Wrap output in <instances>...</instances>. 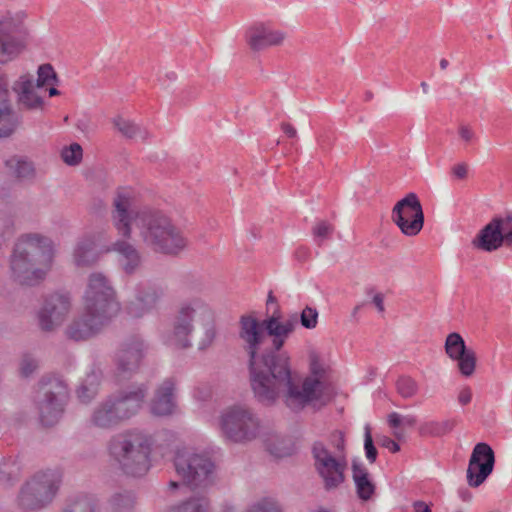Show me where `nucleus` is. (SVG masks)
<instances>
[{"label": "nucleus", "mask_w": 512, "mask_h": 512, "mask_svg": "<svg viewBox=\"0 0 512 512\" xmlns=\"http://www.w3.org/2000/svg\"><path fill=\"white\" fill-rule=\"evenodd\" d=\"M238 339L248 355L249 381L254 397L263 405H273L282 396L287 407L299 408L318 391L319 382L314 378L300 383L291 373L290 357L287 353L261 349L266 342L263 321L254 313L240 316Z\"/></svg>", "instance_id": "f257e3e1"}, {"label": "nucleus", "mask_w": 512, "mask_h": 512, "mask_svg": "<svg viewBox=\"0 0 512 512\" xmlns=\"http://www.w3.org/2000/svg\"><path fill=\"white\" fill-rule=\"evenodd\" d=\"M133 196L128 189H118L113 198L111 219L118 234L131 238L132 222L139 230L143 244L152 251L169 256L183 252L188 240L179 227L163 211L152 208L132 209Z\"/></svg>", "instance_id": "f03ea898"}, {"label": "nucleus", "mask_w": 512, "mask_h": 512, "mask_svg": "<svg viewBox=\"0 0 512 512\" xmlns=\"http://www.w3.org/2000/svg\"><path fill=\"white\" fill-rule=\"evenodd\" d=\"M53 241L40 234L21 236L10 256L12 278L23 285H35L43 280L52 266Z\"/></svg>", "instance_id": "7ed1b4c3"}, {"label": "nucleus", "mask_w": 512, "mask_h": 512, "mask_svg": "<svg viewBox=\"0 0 512 512\" xmlns=\"http://www.w3.org/2000/svg\"><path fill=\"white\" fill-rule=\"evenodd\" d=\"M148 392L146 384L121 389L102 400L90 416L92 426L113 429L134 417L142 408Z\"/></svg>", "instance_id": "20e7f679"}, {"label": "nucleus", "mask_w": 512, "mask_h": 512, "mask_svg": "<svg viewBox=\"0 0 512 512\" xmlns=\"http://www.w3.org/2000/svg\"><path fill=\"white\" fill-rule=\"evenodd\" d=\"M153 445L152 435L132 429L113 437L109 451L126 474L142 476L149 470Z\"/></svg>", "instance_id": "39448f33"}, {"label": "nucleus", "mask_w": 512, "mask_h": 512, "mask_svg": "<svg viewBox=\"0 0 512 512\" xmlns=\"http://www.w3.org/2000/svg\"><path fill=\"white\" fill-rule=\"evenodd\" d=\"M62 483L59 469L37 471L22 486L18 504L25 510L37 512L48 507L55 499Z\"/></svg>", "instance_id": "423d86ee"}, {"label": "nucleus", "mask_w": 512, "mask_h": 512, "mask_svg": "<svg viewBox=\"0 0 512 512\" xmlns=\"http://www.w3.org/2000/svg\"><path fill=\"white\" fill-rule=\"evenodd\" d=\"M68 396V387L63 380L54 376L41 378L35 392L34 403L44 426H53L60 420Z\"/></svg>", "instance_id": "0eeeda50"}, {"label": "nucleus", "mask_w": 512, "mask_h": 512, "mask_svg": "<svg viewBox=\"0 0 512 512\" xmlns=\"http://www.w3.org/2000/svg\"><path fill=\"white\" fill-rule=\"evenodd\" d=\"M177 475L191 489H206L216 480L214 462L204 454L189 450L178 451L174 458Z\"/></svg>", "instance_id": "6e6552de"}, {"label": "nucleus", "mask_w": 512, "mask_h": 512, "mask_svg": "<svg viewBox=\"0 0 512 512\" xmlns=\"http://www.w3.org/2000/svg\"><path fill=\"white\" fill-rule=\"evenodd\" d=\"M220 428L227 439L243 443L259 436L261 421L252 409L238 405L227 409L221 415Z\"/></svg>", "instance_id": "1a4fd4ad"}, {"label": "nucleus", "mask_w": 512, "mask_h": 512, "mask_svg": "<svg viewBox=\"0 0 512 512\" xmlns=\"http://www.w3.org/2000/svg\"><path fill=\"white\" fill-rule=\"evenodd\" d=\"M28 30L19 14L6 13L0 17V64H6L26 47Z\"/></svg>", "instance_id": "9d476101"}, {"label": "nucleus", "mask_w": 512, "mask_h": 512, "mask_svg": "<svg viewBox=\"0 0 512 512\" xmlns=\"http://www.w3.org/2000/svg\"><path fill=\"white\" fill-rule=\"evenodd\" d=\"M84 306L89 312L97 311L111 318L118 313L120 306L115 291L103 273L90 274L84 295Z\"/></svg>", "instance_id": "9b49d317"}, {"label": "nucleus", "mask_w": 512, "mask_h": 512, "mask_svg": "<svg viewBox=\"0 0 512 512\" xmlns=\"http://www.w3.org/2000/svg\"><path fill=\"white\" fill-rule=\"evenodd\" d=\"M147 348L145 341L138 335L120 344L113 358L114 377L118 382L131 378L138 371Z\"/></svg>", "instance_id": "f8f14e48"}, {"label": "nucleus", "mask_w": 512, "mask_h": 512, "mask_svg": "<svg viewBox=\"0 0 512 512\" xmlns=\"http://www.w3.org/2000/svg\"><path fill=\"white\" fill-rule=\"evenodd\" d=\"M392 222L405 236H416L424 225V212L415 193H408L399 200L391 211Z\"/></svg>", "instance_id": "ddd939ff"}, {"label": "nucleus", "mask_w": 512, "mask_h": 512, "mask_svg": "<svg viewBox=\"0 0 512 512\" xmlns=\"http://www.w3.org/2000/svg\"><path fill=\"white\" fill-rule=\"evenodd\" d=\"M314 465L324 481L326 489H333L344 481V470L346 463L343 455L331 453L321 441L312 445Z\"/></svg>", "instance_id": "4468645a"}, {"label": "nucleus", "mask_w": 512, "mask_h": 512, "mask_svg": "<svg viewBox=\"0 0 512 512\" xmlns=\"http://www.w3.org/2000/svg\"><path fill=\"white\" fill-rule=\"evenodd\" d=\"M287 33L280 29H274L267 22H254L244 32V40L252 52H261L270 47L283 45Z\"/></svg>", "instance_id": "2eb2a0df"}, {"label": "nucleus", "mask_w": 512, "mask_h": 512, "mask_svg": "<svg viewBox=\"0 0 512 512\" xmlns=\"http://www.w3.org/2000/svg\"><path fill=\"white\" fill-rule=\"evenodd\" d=\"M70 308L71 302L68 296L58 293L48 296L38 311V326L42 331H53L64 322Z\"/></svg>", "instance_id": "dca6fc26"}, {"label": "nucleus", "mask_w": 512, "mask_h": 512, "mask_svg": "<svg viewBox=\"0 0 512 512\" xmlns=\"http://www.w3.org/2000/svg\"><path fill=\"white\" fill-rule=\"evenodd\" d=\"M495 455L492 448L484 442L473 448L467 469V481L471 487H479L492 473Z\"/></svg>", "instance_id": "f3484780"}, {"label": "nucleus", "mask_w": 512, "mask_h": 512, "mask_svg": "<svg viewBox=\"0 0 512 512\" xmlns=\"http://www.w3.org/2000/svg\"><path fill=\"white\" fill-rule=\"evenodd\" d=\"M112 318L97 311L89 312L84 306L83 313L66 328V336L74 341H84L98 334Z\"/></svg>", "instance_id": "a211bd4d"}, {"label": "nucleus", "mask_w": 512, "mask_h": 512, "mask_svg": "<svg viewBox=\"0 0 512 512\" xmlns=\"http://www.w3.org/2000/svg\"><path fill=\"white\" fill-rule=\"evenodd\" d=\"M281 319V308L276 307L272 314L263 320V325L267 335L272 337V346L270 351H275V354L284 353L281 352V349L298 324V314L293 313L283 321Z\"/></svg>", "instance_id": "6ab92c4d"}, {"label": "nucleus", "mask_w": 512, "mask_h": 512, "mask_svg": "<svg viewBox=\"0 0 512 512\" xmlns=\"http://www.w3.org/2000/svg\"><path fill=\"white\" fill-rule=\"evenodd\" d=\"M164 296V290L157 286H141L135 298L127 306V314L132 318H141L154 310Z\"/></svg>", "instance_id": "aec40b11"}, {"label": "nucleus", "mask_w": 512, "mask_h": 512, "mask_svg": "<svg viewBox=\"0 0 512 512\" xmlns=\"http://www.w3.org/2000/svg\"><path fill=\"white\" fill-rule=\"evenodd\" d=\"M176 408L175 381L168 378L156 388L150 410L155 416H169L175 412Z\"/></svg>", "instance_id": "412c9836"}, {"label": "nucleus", "mask_w": 512, "mask_h": 512, "mask_svg": "<svg viewBox=\"0 0 512 512\" xmlns=\"http://www.w3.org/2000/svg\"><path fill=\"white\" fill-rule=\"evenodd\" d=\"M13 90L17 93L18 102L29 110L41 109L43 107V98L41 92L45 89H38L31 75H22L14 83Z\"/></svg>", "instance_id": "4be33fe9"}, {"label": "nucleus", "mask_w": 512, "mask_h": 512, "mask_svg": "<svg viewBox=\"0 0 512 512\" xmlns=\"http://www.w3.org/2000/svg\"><path fill=\"white\" fill-rule=\"evenodd\" d=\"M194 332V324L178 307L173 319L172 330L167 341L176 348L186 349L192 346L191 336Z\"/></svg>", "instance_id": "5701e85b"}, {"label": "nucleus", "mask_w": 512, "mask_h": 512, "mask_svg": "<svg viewBox=\"0 0 512 512\" xmlns=\"http://www.w3.org/2000/svg\"><path fill=\"white\" fill-rule=\"evenodd\" d=\"M129 238L119 239L112 243L107 249L113 251L119 256V263L126 274H134L142 264V256L139 250L128 241Z\"/></svg>", "instance_id": "b1692460"}, {"label": "nucleus", "mask_w": 512, "mask_h": 512, "mask_svg": "<svg viewBox=\"0 0 512 512\" xmlns=\"http://www.w3.org/2000/svg\"><path fill=\"white\" fill-rule=\"evenodd\" d=\"M499 225L492 219L485 225L473 239L472 244L475 248L485 252H492L504 245Z\"/></svg>", "instance_id": "393cba45"}, {"label": "nucleus", "mask_w": 512, "mask_h": 512, "mask_svg": "<svg viewBox=\"0 0 512 512\" xmlns=\"http://www.w3.org/2000/svg\"><path fill=\"white\" fill-rule=\"evenodd\" d=\"M178 307L193 323L203 324L215 319L214 311L210 305L198 297L183 301Z\"/></svg>", "instance_id": "a878e982"}, {"label": "nucleus", "mask_w": 512, "mask_h": 512, "mask_svg": "<svg viewBox=\"0 0 512 512\" xmlns=\"http://www.w3.org/2000/svg\"><path fill=\"white\" fill-rule=\"evenodd\" d=\"M98 260L99 254L91 238H83L77 242L73 251V263L77 267H91L96 264Z\"/></svg>", "instance_id": "bb28decb"}, {"label": "nucleus", "mask_w": 512, "mask_h": 512, "mask_svg": "<svg viewBox=\"0 0 512 512\" xmlns=\"http://www.w3.org/2000/svg\"><path fill=\"white\" fill-rule=\"evenodd\" d=\"M352 473L358 497L364 501L369 500L375 492V485L370 480L366 467L362 463L354 461Z\"/></svg>", "instance_id": "cd10ccee"}, {"label": "nucleus", "mask_w": 512, "mask_h": 512, "mask_svg": "<svg viewBox=\"0 0 512 512\" xmlns=\"http://www.w3.org/2000/svg\"><path fill=\"white\" fill-rule=\"evenodd\" d=\"M211 502L206 494H193L190 497L172 505L167 512H209Z\"/></svg>", "instance_id": "c85d7f7f"}, {"label": "nucleus", "mask_w": 512, "mask_h": 512, "mask_svg": "<svg viewBox=\"0 0 512 512\" xmlns=\"http://www.w3.org/2000/svg\"><path fill=\"white\" fill-rule=\"evenodd\" d=\"M113 126L114 128L121 133L122 136L128 139H141L143 141L147 140L150 137V133L144 127L136 124L135 122L123 118L122 116H117L113 118Z\"/></svg>", "instance_id": "c756f323"}, {"label": "nucleus", "mask_w": 512, "mask_h": 512, "mask_svg": "<svg viewBox=\"0 0 512 512\" xmlns=\"http://www.w3.org/2000/svg\"><path fill=\"white\" fill-rule=\"evenodd\" d=\"M20 124L19 116L10 105L2 101L0 105V138L11 136Z\"/></svg>", "instance_id": "7c9ffc66"}, {"label": "nucleus", "mask_w": 512, "mask_h": 512, "mask_svg": "<svg viewBox=\"0 0 512 512\" xmlns=\"http://www.w3.org/2000/svg\"><path fill=\"white\" fill-rule=\"evenodd\" d=\"M108 506L111 512H133L137 506V500L133 492L123 490L110 497Z\"/></svg>", "instance_id": "2f4dec72"}, {"label": "nucleus", "mask_w": 512, "mask_h": 512, "mask_svg": "<svg viewBox=\"0 0 512 512\" xmlns=\"http://www.w3.org/2000/svg\"><path fill=\"white\" fill-rule=\"evenodd\" d=\"M455 419H444L440 421H428L420 427V433L423 435L441 437L453 431L456 427Z\"/></svg>", "instance_id": "473e14b6"}, {"label": "nucleus", "mask_w": 512, "mask_h": 512, "mask_svg": "<svg viewBox=\"0 0 512 512\" xmlns=\"http://www.w3.org/2000/svg\"><path fill=\"white\" fill-rule=\"evenodd\" d=\"M5 166L18 179H30L34 176V167L28 161L12 157L5 161Z\"/></svg>", "instance_id": "72a5a7b5"}, {"label": "nucleus", "mask_w": 512, "mask_h": 512, "mask_svg": "<svg viewBox=\"0 0 512 512\" xmlns=\"http://www.w3.org/2000/svg\"><path fill=\"white\" fill-rule=\"evenodd\" d=\"M388 425L395 429L393 435L396 439L401 440L404 437L400 427L412 428L417 423V418L414 415H401L397 412H392L387 417Z\"/></svg>", "instance_id": "f704fd0d"}, {"label": "nucleus", "mask_w": 512, "mask_h": 512, "mask_svg": "<svg viewBox=\"0 0 512 512\" xmlns=\"http://www.w3.org/2000/svg\"><path fill=\"white\" fill-rule=\"evenodd\" d=\"M96 502L87 495H78L68 500L63 512H95Z\"/></svg>", "instance_id": "c9c22d12"}, {"label": "nucleus", "mask_w": 512, "mask_h": 512, "mask_svg": "<svg viewBox=\"0 0 512 512\" xmlns=\"http://www.w3.org/2000/svg\"><path fill=\"white\" fill-rule=\"evenodd\" d=\"M470 348H467L462 336L456 332L450 333L445 341V351L447 355L455 360L463 356Z\"/></svg>", "instance_id": "e433bc0d"}, {"label": "nucleus", "mask_w": 512, "mask_h": 512, "mask_svg": "<svg viewBox=\"0 0 512 512\" xmlns=\"http://www.w3.org/2000/svg\"><path fill=\"white\" fill-rule=\"evenodd\" d=\"M265 445L268 451L276 457H284L290 455L292 450L290 446V441L284 439L283 437H280L277 434L270 435L265 440Z\"/></svg>", "instance_id": "4c0bfd02"}, {"label": "nucleus", "mask_w": 512, "mask_h": 512, "mask_svg": "<svg viewBox=\"0 0 512 512\" xmlns=\"http://www.w3.org/2000/svg\"><path fill=\"white\" fill-rule=\"evenodd\" d=\"M320 371H321V369H320V367H319L318 362H317V360H316V359H312V361H311V372H312V375H311V376L306 377L305 379H302V378L299 376V374H298L297 372H294V371H292V370H291V373H292L293 375H296V376H297V378H298V380H299V382H300L301 384H302V383H304V382H305L307 379H309V378H314L315 380H317V381L319 382V387H318V391L316 392V395H315V396H313V398L309 399L307 402H305V404H303V406H301V407H299V408L289 407L291 410H293V411H299V410L303 409V408H304L306 405H308L309 403H311V402H313V401H315V400L320 399V397H321V395H322L323 388H324V384H323V382H322V381H321V379H320V377H321V375H320Z\"/></svg>", "instance_id": "58836bf2"}, {"label": "nucleus", "mask_w": 512, "mask_h": 512, "mask_svg": "<svg viewBox=\"0 0 512 512\" xmlns=\"http://www.w3.org/2000/svg\"><path fill=\"white\" fill-rule=\"evenodd\" d=\"M57 74L50 64L40 65L37 71V80L35 82L38 89H44V86L56 84Z\"/></svg>", "instance_id": "ea45409f"}, {"label": "nucleus", "mask_w": 512, "mask_h": 512, "mask_svg": "<svg viewBox=\"0 0 512 512\" xmlns=\"http://www.w3.org/2000/svg\"><path fill=\"white\" fill-rule=\"evenodd\" d=\"M458 362V369L465 377L473 375L476 368V353L473 349H469L463 356L456 358Z\"/></svg>", "instance_id": "a19ab883"}, {"label": "nucleus", "mask_w": 512, "mask_h": 512, "mask_svg": "<svg viewBox=\"0 0 512 512\" xmlns=\"http://www.w3.org/2000/svg\"><path fill=\"white\" fill-rule=\"evenodd\" d=\"M83 156L82 147L78 143H73L68 147H64L61 151L62 160L70 166L78 165Z\"/></svg>", "instance_id": "79ce46f5"}, {"label": "nucleus", "mask_w": 512, "mask_h": 512, "mask_svg": "<svg viewBox=\"0 0 512 512\" xmlns=\"http://www.w3.org/2000/svg\"><path fill=\"white\" fill-rule=\"evenodd\" d=\"M202 325L204 326V333L198 342V349L205 351L213 345L217 337V330L215 326V319L211 322H205Z\"/></svg>", "instance_id": "37998d69"}, {"label": "nucleus", "mask_w": 512, "mask_h": 512, "mask_svg": "<svg viewBox=\"0 0 512 512\" xmlns=\"http://www.w3.org/2000/svg\"><path fill=\"white\" fill-rule=\"evenodd\" d=\"M397 391L403 398H411L418 392V384L411 377H400L396 383Z\"/></svg>", "instance_id": "c03bdc74"}, {"label": "nucleus", "mask_w": 512, "mask_h": 512, "mask_svg": "<svg viewBox=\"0 0 512 512\" xmlns=\"http://www.w3.org/2000/svg\"><path fill=\"white\" fill-rule=\"evenodd\" d=\"M15 232L13 217L5 212H0V244L10 239Z\"/></svg>", "instance_id": "a18cd8bd"}, {"label": "nucleus", "mask_w": 512, "mask_h": 512, "mask_svg": "<svg viewBox=\"0 0 512 512\" xmlns=\"http://www.w3.org/2000/svg\"><path fill=\"white\" fill-rule=\"evenodd\" d=\"M246 512H282V509L275 499L266 497L252 504Z\"/></svg>", "instance_id": "49530a36"}, {"label": "nucleus", "mask_w": 512, "mask_h": 512, "mask_svg": "<svg viewBox=\"0 0 512 512\" xmlns=\"http://www.w3.org/2000/svg\"><path fill=\"white\" fill-rule=\"evenodd\" d=\"M494 221L499 225L498 229L501 231L504 244L506 246L512 245V214L505 217H494Z\"/></svg>", "instance_id": "de8ad7c7"}, {"label": "nucleus", "mask_w": 512, "mask_h": 512, "mask_svg": "<svg viewBox=\"0 0 512 512\" xmlns=\"http://www.w3.org/2000/svg\"><path fill=\"white\" fill-rule=\"evenodd\" d=\"M334 231V226L328 221L322 220L317 222L312 228V234L320 245L325 239L331 237Z\"/></svg>", "instance_id": "09e8293b"}, {"label": "nucleus", "mask_w": 512, "mask_h": 512, "mask_svg": "<svg viewBox=\"0 0 512 512\" xmlns=\"http://www.w3.org/2000/svg\"><path fill=\"white\" fill-rule=\"evenodd\" d=\"M300 323L306 329H314L318 323L317 309L306 306L300 314Z\"/></svg>", "instance_id": "8fccbe9b"}, {"label": "nucleus", "mask_w": 512, "mask_h": 512, "mask_svg": "<svg viewBox=\"0 0 512 512\" xmlns=\"http://www.w3.org/2000/svg\"><path fill=\"white\" fill-rule=\"evenodd\" d=\"M330 445L333 447V454L343 455L345 451V437L344 433L340 430H335L329 437Z\"/></svg>", "instance_id": "3c124183"}, {"label": "nucleus", "mask_w": 512, "mask_h": 512, "mask_svg": "<svg viewBox=\"0 0 512 512\" xmlns=\"http://www.w3.org/2000/svg\"><path fill=\"white\" fill-rule=\"evenodd\" d=\"M364 449L368 461L374 463L377 458V449L373 444L370 428L368 426L365 428Z\"/></svg>", "instance_id": "603ef678"}, {"label": "nucleus", "mask_w": 512, "mask_h": 512, "mask_svg": "<svg viewBox=\"0 0 512 512\" xmlns=\"http://www.w3.org/2000/svg\"><path fill=\"white\" fill-rule=\"evenodd\" d=\"M98 389L82 382L81 385L77 389V395L78 398L83 403L90 402L96 395H97Z\"/></svg>", "instance_id": "864d4df0"}, {"label": "nucleus", "mask_w": 512, "mask_h": 512, "mask_svg": "<svg viewBox=\"0 0 512 512\" xmlns=\"http://www.w3.org/2000/svg\"><path fill=\"white\" fill-rule=\"evenodd\" d=\"M37 368V362L31 357H24L20 364V372L24 377L30 376Z\"/></svg>", "instance_id": "5fc2aeb1"}, {"label": "nucleus", "mask_w": 512, "mask_h": 512, "mask_svg": "<svg viewBox=\"0 0 512 512\" xmlns=\"http://www.w3.org/2000/svg\"><path fill=\"white\" fill-rule=\"evenodd\" d=\"M472 400V390L470 387H463L458 393V402L460 405H468Z\"/></svg>", "instance_id": "6e6d98bb"}, {"label": "nucleus", "mask_w": 512, "mask_h": 512, "mask_svg": "<svg viewBox=\"0 0 512 512\" xmlns=\"http://www.w3.org/2000/svg\"><path fill=\"white\" fill-rule=\"evenodd\" d=\"M183 286L188 291L200 290L202 288V283L198 279H194L191 276H186L183 279Z\"/></svg>", "instance_id": "4d7b16f0"}, {"label": "nucleus", "mask_w": 512, "mask_h": 512, "mask_svg": "<svg viewBox=\"0 0 512 512\" xmlns=\"http://www.w3.org/2000/svg\"><path fill=\"white\" fill-rule=\"evenodd\" d=\"M452 173L457 179H465L468 174V165L466 163H459L452 167Z\"/></svg>", "instance_id": "13d9d810"}, {"label": "nucleus", "mask_w": 512, "mask_h": 512, "mask_svg": "<svg viewBox=\"0 0 512 512\" xmlns=\"http://www.w3.org/2000/svg\"><path fill=\"white\" fill-rule=\"evenodd\" d=\"M83 382L98 389L100 384V374L98 372L92 371L91 373L87 374Z\"/></svg>", "instance_id": "bf43d9fd"}, {"label": "nucleus", "mask_w": 512, "mask_h": 512, "mask_svg": "<svg viewBox=\"0 0 512 512\" xmlns=\"http://www.w3.org/2000/svg\"><path fill=\"white\" fill-rule=\"evenodd\" d=\"M8 81L5 75L0 73V99L3 102H6V98L8 96Z\"/></svg>", "instance_id": "052dcab7"}, {"label": "nucleus", "mask_w": 512, "mask_h": 512, "mask_svg": "<svg viewBox=\"0 0 512 512\" xmlns=\"http://www.w3.org/2000/svg\"><path fill=\"white\" fill-rule=\"evenodd\" d=\"M382 445L389 449L392 453H396L400 450L399 444L396 441L387 437L384 438Z\"/></svg>", "instance_id": "680f3d73"}, {"label": "nucleus", "mask_w": 512, "mask_h": 512, "mask_svg": "<svg viewBox=\"0 0 512 512\" xmlns=\"http://www.w3.org/2000/svg\"><path fill=\"white\" fill-rule=\"evenodd\" d=\"M459 134L460 137L466 142L471 141L474 136L473 131L468 126H461L459 128Z\"/></svg>", "instance_id": "e2e57ef3"}, {"label": "nucleus", "mask_w": 512, "mask_h": 512, "mask_svg": "<svg viewBox=\"0 0 512 512\" xmlns=\"http://www.w3.org/2000/svg\"><path fill=\"white\" fill-rule=\"evenodd\" d=\"M281 129L290 138H295L297 136L296 129L290 123H282Z\"/></svg>", "instance_id": "0e129e2a"}, {"label": "nucleus", "mask_w": 512, "mask_h": 512, "mask_svg": "<svg viewBox=\"0 0 512 512\" xmlns=\"http://www.w3.org/2000/svg\"><path fill=\"white\" fill-rule=\"evenodd\" d=\"M413 509L415 512H432L429 505L423 501H415L413 503Z\"/></svg>", "instance_id": "69168bd1"}, {"label": "nucleus", "mask_w": 512, "mask_h": 512, "mask_svg": "<svg viewBox=\"0 0 512 512\" xmlns=\"http://www.w3.org/2000/svg\"><path fill=\"white\" fill-rule=\"evenodd\" d=\"M373 303L378 309L379 312H384V297L382 294L378 293L373 297Z\"/></svg>", "instance_id": "338daca9"}, {"label": "nucleus", "mask_w": 512, "mask_h": 512, "mask_svg": "<svg viewBox=\"0 0 512 512\" xmlns=\"http://www.w3.org/2000/svg\"><path fill=\"white\" fill-rule=\"evenodd\" d=\"M272 305H274L275 308L280 307V305L278 304L277 298L274 296L273 292L270 291L268 293L267 301H266V309H267L268 313H269Z\"/></svg>", "instance_id": "774afa93"}]
</instances>
